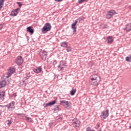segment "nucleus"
<instances>
[{
    "label": "nucleus",
    "instance_id": "f257e3e1",
    "mask_svg": "<svg viewBox=\"0 0 131 131\" xmlns=\"http://www.w3.org/2000/svg\"><path fill=\"white\" fill-rule=\"evenodd\" d=\"M52 28V26L51 25V24L48 23H46L43 27L41 29V32L42 33H47L48 31H50L51 30V29Z\"/></svg>",
    "mask_w": 131,
    "mask_h": 131
},
{
    "label": "nucleus",
    "instance_id": "f03ea898",
    "mask_svg": "<svg viewBox=\"0 0 131 131\" xmlns=\"http://www.w3.org/2000/svg\"><path fill=\"white\" fill-rule=\"evenodd\" d=\"M115 14H116L115 10H109L106 14L107 19H111V18L113 17V15H115Z\"/></svg>",
    "mask_w": 131,
    "mask_h": 131
},
{
    "label": "nucleus",
    "instance_id": "7ed1b4c3",
    "mask_svg": "<svg viewBox=\"0 0 131 131\" xmlns=\"http://www.w3.org/2000/svg\"><path fill=\"white\" fill-rule=\"evenodd\" d=\"M47 52L45 50H41L40 52V56L41 57L42 60H46L47 59V56L48 54H47Z\"/></svg>",
    "mask_w": 131,
    "mask_h": 131
},
{
    "label": "nucleus",
    "instance_id": "20e7f679",
    "mask_svg": "<svg viewBox=\"0 0 131 131\" xmlns=\"http://www.w3.org/2000/svg\"><path fill=\"white\" fill-rule=\"evenodd\" d=\"M6 106L9 111H13L15 109V102L13 101Z\"/></svg>",
    "mask_w": 131,
    "mask_h": 131
},
{
    "label": "nucleus",
    "instance_id": "39448f33",
    "mask_svg": "<svg viewBox=\"0 0 131 131\" xmlns=\"http://www.w3.org/2000/svg\"><path fill=\"white\" fill-rule=\"evenodd\" d=\"M15 71V68L12 67L10 68V69L8 70L7 76H6L7 78H9L12 74H13Z\"/></svg>",
    "mask_w": 131,
    "mask_h": 131
},
{
    "label": "nucleus",
    "instance_id": "423d86ee",
    "mask_svg": "<svg viewBox=\"0 0 131 131\" xmlns=\"http://www.w3.org/2000/svg\"><path fill=\"white\" fill-rule=\"evenodd\" d=\"M60 105H62L65 108H68L70 106V103L69 101L65 100H61L60 102Z\"/></svg>",
    "mask_w": 131,
    "mask_h": 131
},
{
    "label": "nucleus",
    "instance_id": "0eeeda50",
    "mask_svg": "<svg viewBox=\"0 0 131 131\" xmlns=\"http://www.w3.org/2000/svg\"><path fill=\"white\" fill-rule=\"evenodd\" d=\"M90 80L96 81L98 80L99 81H100L101 80V79L100 78V77H99L98 75L94 74L90 77Z\"/></svg>",
    "mask_w": 131,
    "mask_h": 131
},
{
    "label": "nucleus",
    "instance_id": "6e6552de",
    "mask_svg": "<svg viewBox=\"0 0 131 131\" xmlns=\"http://www.w3.org/2000/svg\"><path fill=\"white\" fill-rule=\"evenodd\" d=\"M78 23V20H76L72 24V29L73 30V33L74 34H75L76 33V29L77 28L76 27V25Z\"/></svg>",
    "mask_w": 131,
    "mask_h": 131
},
{
    "label": "nucleus",
    "instance_id": "1a4fd4ad",
    "mask_svg": "<svg viewBox=\"0 0 131 131\" xmlns=\"http://www.w3.org/2000/svg\"><path fill=\"white\" fill-rule=\"evenodd\" d=\"M16 63L17 65H21V64L23 63V58H22V56H19L17 57Z\"/></svg>",
    "mask_w": 131,
    "mask_h": 131
},
{
    "label": "nucleus",
    "instance_id": "9d476101",
    "mask_svg": "<svg viewBox=\"0 0 131 131\" xmlns=\"http://www.w3.org/2000/svg\"><path fill=\"white\" fill-rule=\"evenodd\" d=\"M101 114L103 116V119H106V118H107L109 115V111L107 110L104 112H102Z\"/></svg>",
    "mask_w": 131,
    "mask_h": 131
},
{
    "label": "nucleus",
    "instance_id": "9b49d317",
    "mask_svg": "<svg viewBox=\"0 0 131 131\" xmlns=\"http://www.w3.org/2000/svg\"><path fill=\"white\" fill-rule=\"evenodd\" d=\"M99 80H90V84H92V85H95L96 86H98V84L99 82Z\"/></svg>",
    "mask_w": 131,
    "mask_h": 131
},
{
    "label": "nucleus",
    "instance_id": "f8f14e48",
    "mask_svg": "<svg viewBox=\"0 0 131 131\" xmlns=\"http://www.w3.org/2000/svg\"><path fill=\"white\" fill-rule=\"evenodd\" d=\"M19 10H20V9L17 8L15 9L14 10L12 11L10 14V16H11V17H13L14 16H17V15L18 14V11H19Z\"/></svg>",
    "mask_w": 131,
    "mask_h": 131
},
{
    "label": "nucleus",
    "instance_id": "ddd939ff",
    "mask_svg": "<svg viewBox=\"0 0 131 131\" xmlns=\"http://www.w3.org/2000/svg\"><path fill=\"white\" fill-rule=\"evenodd\" d=\"M74 127H79L80 126V122L79 121H75L72 123Z\"/></svg>",
    "mask_w": 131,
    "mask_h": 131
},
{
    "label": "nucleus",
    "instance_id": "4468645a",
    "mask_svg": "<svg viewBox=\"0 0 131 131\" xmlns=\"http://www.w3.org/2000/svg\"><path fill=\"white\" fill-rule=\"evenodd\" d=\"M34 72H35V73H39L40 72H41V67H38V68H36L34 69H33Z\"/></svg>",
    "mask_w": 131,
    "mask_h": 131
},
{
    "label": "nucleus",
    "instance_id": "2eb2a0df",
    "mask_svg": "<svg viewBox=\"0 0 131 131\" xmlns=\"http://www.w3.org/2000/svg\"><path fill=\"white\" fill-rule=\"evenodd\" d=\"M6 84L7 81H6V80H4L3 81H0V88L6 86Z\"/></svg>",
    "mask_w": 131,
    "mask_h": 131
},
{
    "label": "nucleus",
    "instance_id": "dca6fc26",
    "mask_svg": "<svg viewBox=\"0 0 131 131\" xmlns=\"http://www.w3.org/2000/svg\"><path fill=\"white\" fill-rule=\"evenodd\" d=\"M125 30H126V31H131V23H129L126 25Z\"/></svg>",
    "mask_w": 131,
    "mask_h": 131
},
{
    "label": "nucleus",
    "instance_id": "f3484780",
    "mask_svg": "<svg viewBox=\"0 0 131 131\" xmlns=\"http://www.w3.org/2000/svg\"><path fill=\"white\" fill-rule=\"evenodd\" d=\"M5 92L4 91L0 92V100L4 101V99H5Z\"/></svg>",
    "mask_w": 131,
    "mask_h": 131
},
{
    "label": "nucleus",
    "instance_id": "a211bd4d",
    "mask_svg": "<svg viewBox=\"0 0 131 131\" xmlns=\"http://www.w3.org/2000/svg\"><path fill=\"white\" fill-rule=\"evenodd\" d=\"M27 31H28V32H30V33H31L32 34H33V32H34V30L31 29V27H28L27 28Z\"/></svg>",
    "mask_w": 131,
    "mask_h": 131
},
{
    "label": "nucleus",
    "instance_id": "6ab92c4d",
    "mask_svg": "<svg viewBox=\"0 0 131 131\" xmlns=\"http://www.w3.org/2000/svg\"><path fill=\"white\" fill-rule=\"evenodd\" d=\"M56 103V100H54L53 101H50L46 104V107L48 106H52V105H54Z\"/></svg>",
    "mask_w": 131,
    "mask_h": 131
},
{
    "label": "nucleus",
    "instance_id": "aec40b11",
    "mask_svg": "<svg viewBox=\"0 0 131 131\" xmlns=\"http://www.w3.org/2000/svg\"><path fill=\"white\" fill-rule=\"evenodd\" d=\"M6 0H0V11L3 9V6Z\"/></svg>",
    "mask_w": 131,
    "mask_h": 131
},
{
    "label": "nucleus",
    "instance_id": "412c9836",
    "mask_svg": "<svg viewBox=\"0 0 131 131\" xmlns=\"http://www.w3.org/2000/svg\"><path fill=\"white\" fill-rule=\"evenodd\" d=\"M61 47H62L63 48H67V42H62L61 43Z\"/></svg>",
    "mask_w": 131,
    "mask_h": 131
},
{
    "label": "nucleus",
    "instance_id": "4be33fe9",
    "mask_svg": "<svg viewBox=\"0 0 131 131\" xmlns=\"http://www.w3.org/2000/svg\"><path fill=\"white\" fill-rule=\"evenodd\" d=\"M107 40L108 42H113V37L112 36H108Z\"/></svg>",
    "mask_w": 131,
    "mask_h": 131
},
{
    "label": "nucleus",
    "instance_id": "5701e85b",
    "mask_svg": "<svg viewBox=\"0 0 131 131\" xmlns=\"http://www.w3.org/2000/svg\"><path fill=\"white\" fill-rule=\"evenodd\" d=\"M75 93H76V89H73L70 92V95L71 96H74Z\"/></svg>",
    "mask_w": 131,
    "mask_h": 131
},
{
    "label": "nucleus",
    "instance_id": "b1692460",
    "mask_svg": "<svg viewBox=\"0 0 131 131\" xmlns=\"http://www.w3.org/2000/svg\"><path fill=\"white\" fill-rule=\"evenodd\" d=\"M53 110L54 112H58L59 111V105H56Z\"/></svg>",
    "mask_w": 131,
    "mask_h": 131
},
{
    "label": "nucleus",
    "instance_id": "393cba45",
    "mask_svg": "<svg viewBox=\"0 0 131 131\" xmlns=\"http://www.w3.org/2000/svg\"><path fill=\"white\" fill-rule=\"evenodd\" d=\"M64 66V62H60L59 66H58V68H60L61 70L63 69L64 67L62 66Z\"/></svg>",
    "mask_w": 131,
    "mask_h": 131
},
{
    "label": "nucleus",
    "instance_id": "a878e982",
    "mask_svg": "<svg viewBox=\"0 0 131 131\" xmlns=\"http://www.w3.org/2000/svg\"><path fill=\"white\" fill-rule=\"evenodd\" d=\"M5 123H6V124H8V125H10L12 124V121H11L10 120H8L6 121Z\"/></svg>",
    "mask_w": 131,
    "mask_h": 131
},
{
    "label": "nucleus",
    "instance_id": "bb28decb",
    "mask_svg": "<svg viewBox=\"0 0 131 131\" xmlns=\"http://www.w3.org/2000/svg\"><path fill=\"white\" fill-rule=\"evenodd\" d=\"M126 61H127V62H131V56L126 57Z\"/></svg>",
    "mask_w": 131,
    "mask_h": 131
},
{
    "label": "nucleus",
    "instance_id": "cd10ccee",
    "mask_svg": "<svg viewBox=\"0 0 131 131\" xmlns=\"http://www.w3.org/2000/svg\"><path fill=\"white\" fill-rule=\"evenodd\" d=\"M86 131H96L94 129H92V128H91V127H88L86 128Z\"/></svg>",
    "mask_w": 131,
    "mask_h": 131
},
{
    "label": "nucleus",
    "instance_id": "c85d7f7f",
    "mask_svg": "<svg viewBox=\"0 0 131 131\" xmlns=\"http://www.w3.org/2000/svg\"><path fill=\"white\" fill-rule=\"evenodd\" d=\"M26 120L29 121V122H31V121H32V119H31V118L27 117Z\"/></svg>",
    "mask_w": 131,
    "mask_h": 131
},
{
    "label": "nucleus",
    "instance_id": "c756f323",
    "mask_svg": "<svg viewBox=\"0 0 131 131\" xmlns=\"http://www.w3.org/2000/svg\"><path fill=\"white\" fill-rule=\"evenodd\" d=\"M85 1L88 0H78V3H79V4H82V3H83V2H85Z\"/></svg>",
    "mask_w": 131,
    "mask_h": 131
},
{
    "label": "nucleus",
    "instance_id": "7c9ffc66",
    "mask_svg": "<svg viewBox=\"0 0 131 131\" xmlns=\"http://www.w3.org/2000/svg\"><path fill=\"white\" fill-rule=\"evenodd\" d=\"M16 4H17V5H18L19 8H21V7H22V5H23V4H21V3H20V2H17Z\"/></svg>",
    "mask_w": 131,
    "mask_h": 131
},
{
    "label": "nucleus",
    "instance_id": "2f4dec72",
    "mask_svg": "<svg viewBox=\"0 0 131 131\" xmlns=\"http://www.w3.org/2000/svg\"><path fill=\"white\" fill-rule=\"evenodd\" d=\"M66 50H67V52H71V47L68 48Z\"/></svg>",
    "mask_w": 131,
    "mask_h": 131
},
{
    "label": "nucleus",
    "instance_id": "473e14b6",
    "mask_svg": "<svg viewBox=\"0 0 131 131\" xmlns=\"http://www.w3.org/2000/svg\"><path fill=\"white\" fill-rule=\"evenodd\" d=\"M107 27V26L105 25H103L102 28H106Z\"/></svg>",
    "mask_w": 131,
    "mask_h": 131
},
{
    "label": "nucleus",
    "instance_id": "72a5a7b5",
    "mask_svg": "<svg viewBox=\"0 0 131 131\" xmlns=\"http://www.w3.org/2000/svg\"><path fill=\"white\" fill-rule=\"evenodd\" d=\"M55 2H57L58 3L60 2H62V1L63 0H54Z\"/></svg>",
    "mask_w": 131,
    "mask_h": 131
},
{
    "label": "nucleus",
    "instance_id": "f704fd0d",
    "mask_svg": "<svg viewBox=\"0 0 131 131\" xmlns=\"http://www.w3.org/2000/svg\"><path fill=\"white\" fill-rule=\"evenodd\" d=\"M3 29V25H0V30H2Z\"/></svg>",
    "mask_w": 131,
    "mask_h": 131
},
{
    "label": "nucleus",
    "instance_id": "c9c22d12",
    "mask_svg": "<svg viewBox=\"0 0 131 131\" xmlns=\"http://www.w3.org/2000/svg\"><path fill=\"white\" fill-rule=\"evenodd\" d=\"M97 131H102V129L100 128L99 130H98Z\"/></svg>",
    "mask_w": 131,
    "mask_h": 131
}]
</instances>
